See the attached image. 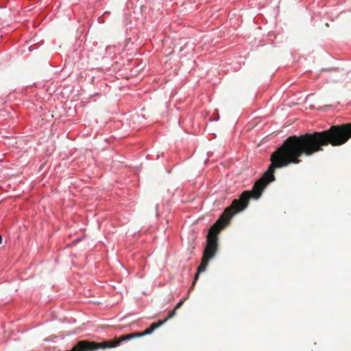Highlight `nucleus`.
<instances>
[{"mask_svg": "<svg viewBox=\"0 0 351 351\" xmlns=\"http://www.w3.org/2000/svg\"><path fill=\"white\" fill-rule=\"evenodd\" d=\"M209 260L210 259L202 256L201 263L199 265V267H197V271L195 275L194 281L193 282L192 286L190 289H193V287L195 286V284L197 280L198 279L199 274L206 270V267L208 266Z\"/></svg>", "mask_w": 351, "mask_h": 351, "instance_id": "3", "label": "nucleus"}, {"mask_svg": "<svg viewBox=\"0 0 351 351\" xmlns=\"http://www.w3.org/2000/svg\"><path fill=\"white\" fill-rule=\"evenodd\" d=\"M351 138V123L333 125L322 132L291 136L271 155V165L261 177L267 184L274 181L275 169L298 165L302 156H311L323 152L324 147L330 145L339 147Z\"/></svg>", "mask_w": 351, "mask_h": 351, "instance_id": "1", "label": "nucleus"}, {"mask_svg": "<svg viewBox=\"0 0 351 351\" xmlns=\"http://www.w3.org/2000/svg\"><path fill=\"white\" fill-rule=\"evenodd\" d=\"M1 243H2V237H1V235L0 234V244H1Z\"/></svg>", "mask_w": 351, "mask_h": 351, "instance_id": "5", "label": "nucleus"}, {"mask_svg": "<svg viewBox=\"0 0 351 351\" xmlns=\"http://www.w3.org/2000/svg\"><path fill=\"white\" fill-rule=\"evenodd\" d=\"M184 302V300L180 301L176 306H175L174 309L170 311L167 315V317L163 319V320H159L158 322H164L163 324L169 319L172 318L176 315V311L181 307Z\"/></svg>", "mask_w": 351, "mask_h": 351, "instance_id": "4", "label": "nucleus"}, {"mask_svg": "<svg viewBox=\"0 0 351 351\" xmlns=\"http://www.w3.org/2000/svg\"><path fill=\"white\" fill-rule=\"evenodd\" d=\"M267 185V182L265 183V181L261 178L254 183L251 191H243L239 199H234L230 206L224 210L221 217L209 229L206 245L203 254L204 257L208 259L214 257L217 250L218 234L220 231L229 223L235 214L247 208L250 199H259Z\"/></svg>", "mask_w": 351, "mask_h": 351, "instance_id": "2", "label": "nucleus"}]
</instances>
